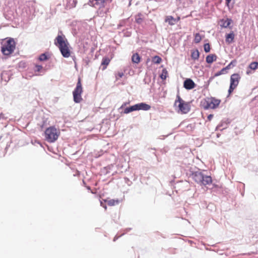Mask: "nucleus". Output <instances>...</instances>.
Here are the masks:
<instances>
[{
  "label": "nucleus",
  "instance_id": "obj_1",
  "mask_svg": "<svg viewBox=\"0 0 258 258\" xmlns=\"http://www.w3.org/2000/svg\"><path fill=\"white\" fill-rule=\"evenodd\" d=\"M58 33L60 35L58 34L55 38L54 44L58 46L62 56L68 58L70 56V50L68 47L69 43L61 31H59Z\"/></svg>",
  "mask_w": 258,
  "mask_h": 258
},
{
  "label": "nucleus",
  "instance_id": "obj_2",
  "mask_svg": "<svg viewBox=\"0 0 258 258\" xmlns=\"http://www.w3.org/2000/svg\"><path fill=\"white\" fill-rule=\"evenodd\" d=\"M191 176L196 182L201 185L206 186L211 184L212 182L210 176L204 174L199 169L198 171L192 172Z\"/></svg>",
  "mask_w": 258,
  "mask_h": 258
},
{
  "label": "nucleus",
  "instance_id": "obj_3",
  "mask_svg": "<svg viewBox=\"0 0 258 258\" xmlns=\"http://www.w3.org/2000/svg\"><path fill=\"white\" fill-rule=\"evenodd\" d=\"M16 48V42L12 38H8V40L2 44L1 51L5 55H9L12 54Z\"/></svg>",
  "mask_w": 258,
  "mask_h": 258
},
{
  "label": "nucleus",
  "instance_id": "obj_4",
  "mask_svg": "<svg viewBox=\"0 0 258 258\" xmlns=\"http://www.w3.org/2000/svg\"><path fill=\"white\" fill-rule=\"evenodd\" d=\"M60 133L54 126H50L45 131V137L49 143L54 142L59 136Z\"/></svg>",
  "mask_w": 258,
  "mask_h": 258
},
{
  "label": "nucleus",
  "instance_id": "obj_5",
  "mask_svg": "<svg viewBox=\"0 0 258 258\" xmlns=\"http://www.w3.org/2000/svg\"><path fill=\"white\" fill-rule=\"evenodd\" d=\"M221 100L215 97H207L202 102V106L205 109H215L220 104Z\"/></svg>",
  "mask_w": 258,
  "mask_h": 258
},
{
  "label": "nucleus",
  "instance_id": "obj_6",
  "mask_svg": "<svg viewBox=\"0 0 258 258\" xmlns=\"http://www.w3.org/2000/svg\"><path fill=\"white\" fill-rule=\"evenodd\" d=\"M83 92V88L80 78L78 79L76 87L73 92L74 101L76 103H79L82 100L81 94Z\"/></svg>",
  "mask_w": 258,
  "mask_h": 258
},
{
  "label": "nucleus",
  "instance_id": "obj_7",
  "mask_svg": "<svg viewBox=\"0 0 258 258\" xmlns=\"http://www.w3.org/2000/svg\"><path fill=\"white\" fill-rule=\"evenodd\" d=\"M241 79L240 75L237 73L232 74L230 77V86L228 89V94H231L234 91V90L238 86L239 81Z\"/></svg>",
  "mask_w": 258,
  "mask_h": 258
},
{
  "label": "nucleus",
  "instance_id": "obj_8",
  "mask_svg": "<svg viewBox=\"0 0 258 258\" xmlns=\"http://www.w3.org/2000/svg\"><path fill=\"white\" fill-rule=\"evenodd\" d=\"M178 108L179 109V111L184 114L188 113L190 109L189 103L185 101H184V102L180 103V104H178Z\"/></svg>",
  "mask_w": 258,
  "mask_h": 258
},
{
  "label": "nucleus",
  "instance_id": "obj_9",
  "mask_svg": "<svg viewBox=\"0 0 258 258\" xmlns=\"http://www.w3.org/2000/svg\"><path fill=\"white\" fill-rule=\"evenodd\" d=\"M196 86V84L193 80L190 78L186 79L183 82V87L186 90H189L194 89Z\"/></svg>",
  "mask_w": 258,
  "mask_h": 258
},
{
  "label": "nucleus",
  "instance_id": "obj_10",
  "mask_svg": "<svg viewBox=\"0 0 258 258\" xmlns=\"http://www.w3.org/2000/svg\"><path fill=\"white\" fill-rule=\"evenodd\" d=\"M136 107V110H144L147 111L151 108V106L145 102H141L135 104Z\"/></svg>",
  "mask_w": 258,
  "mask_h": 258
},
{
  "label": "nucleus",
  "instance_id": "obj_11",
  "mask_svg": "<svg viewBox=\"0 0 258 258\" xmlns=\"http://www.w3.org/2000/svg\"><path fill=\"white\" fill-rule=\"evenodd\" d=\"M180 20V17H177L174 18L172 16H167L165 19V22L167 23L169 25L173 26L176 24Z\"/></svg>",
  "mask_w": 258,
  "mask_h": 258
},
{
  "label": "nucleus",
  "instance_id": "obj_12",
  "mask_svg": "<svg viewBox=\"0 0 258 258\" xmlns=\"http://www.w3.org/2000/svg\"><path fill=\"white\" fill-rule=\"evenodd\" d=\"M235 34L233 31H231L229 33L225 35V41L228 44H231L234 42Z\"/></svg>",
  "mask_w": 258,
  "mask_h": 258
},
{
  "label": "nucleus",
  "instance_id": "obj_13",
  "mask_svg": "<svg viewBox=\"0 0 258 258\" xmlns=\"http://www.w3.org/2000/svg\"><path fill=\"white\" fill-rule=\"evenodd\" d=\"M221 26L223 28H229L230 29H232V26H230V24L232 22V21L231 19L227 18L226 20L222 19L221 20Z\"/></svg>",
  "mask_w": 258,
  "mask_h": 258
},
{
  "label": "nucleus",
  "instance_id": "obj_14",
  "mask_svg": "<svg viewBox=\"0 0 258 258\" xmlns=\"http://www.w3.org/2000/svg\"><path fill=\"white\" fill-rule=\"evenodd\" d=\"M217 56L215 54H210L208 55L206 57V61L207 63L211 64L217 60Z\"/></svg>",
  "mask_w": 258,
  "mask_h": 258
},
{
  "label": "nucleus",
  "instance_id": "obj_15",
  "mask_svg": "<svg viewBox=\"0 0 258 258\" xmlns=\"http://www.w3.org/2000/svg\"><path fill=\"white\" fill-rule=\"evenodd\" d=\"M110 61V59L108 57H103L101 61V66H103L102 70H104L106 69L107 66L108 65Z\"/></svg>",
  "mask_w": 258,
  "mask_h": 258
},
{
  "label": "nucleus",
  "instance_id": "obj_16",
  "mask_svg": "<svg viewBox=\"0 0 258 258\" xmlns=\"http://www.w3.org/2000/svg\"><path fill=\"white\" fill-rule=\"evenodd\" d=\"M230 122H227V121H222L217 126L216 130L222 131L223 130L226 128Z\"/></svg>",
  "mask_w": 258,
  "mask_h": 258
},
{
  "label": "nucleus",
  "instance_id": "obj_17",
  "mask_svg": "<svg viewBox=\"0 0 258 258\" xmlns=\"http://www.w3.org/2000/svg\"><path fill=\"white\" fill-rule=\"evenodd\" d=\"M141 57L139 53H135L132 56V61L134 63H139L141 61Z\"/></svg>",
  "mask_w": 258,
  "mask_h": 258
},
{
  "label": "nucleus",
  "instance_id": "obj_18",
  "mask_svg": "<svg viewBox=\"0 0 258 258\" xmlns=\"http://www.w3.org/2000/svg\"><path fill=\"white\" fill-rule=\"evenodd\" d=\"M200 56V52L198 49L192 50L191 53V58L192 59L196 60H198Z\"/></svg>",
  "mask_w": 258,
  "mask_h": 258
},
{
  "label": "nucleus",
  "instance_id": "obj_19",
  "mask_svg": "<svg viewBox=\"0 0 258 258\" xmlns=\"http://www.w3.org/2000/svg\"><path fill=\"white\" fill-rule=\"evenodd\" d=\"M136 111V107L135 105L131 106L130 107H126L123 111L121 112V113H124V114H128L130 112H132L133 111Z\"/></svg>",
  "mask_w": 258,
  "mask_h": 258
},
{
  "label": "nucleus",
  "instance_id": "obj_20",
  "mask_svg": "<svg viewBox=\"0 0 258 258\" xmlns=\"http://www.w3.org/2000/svg\"><path fill=\"white\" fill-rule=\"evenodd\" d=\"M105 202H107L108 205L113 206L115 205H118L119 203V201L118 200L111 199L108 201L105 200Z\"/></svg>",
  "mask_w": 258,
  "mask_h": 258
},
{
  "label": "nucleus",
  "instance_id": "obj_21",
  "mask_svg": "<svg viewBox=\"0 0 258 258\" xmlns=\"http://www.w3.org/2000/svg\"><path fill=\"white\" fill-rule=\"evenodd\" d=\"M142 17H143V15L141 13H139L137 15H136V16H135L136 22L139 24H141L142 23L143 20Z\"/></svg>",
  "mask_w": 258,
  "mask_h": 258
},
{
  "label": "nucleus",
  "instance_id": "obj_22",
  "mask_svg": "<svg viewBox=\"0 0 258 258\" xmlns=\"http://www.w3.org/2000/svg\"><path fill=\"white\" fill-rule=\"evenodd\" d=\"M248 68L253 71L256 70L258 68V62L253 61L251 62L248 66Z\"/></svg>",
  "mask_w": 258,
  "mask_h": 258
},
{
  "label": "nucleus",
  "instance_id": "obj_23",
  "mask_svg": "<svg viewBox=\"0 0 258 258\" xmlns=\"http://www.w3.org/2000/svg\"><path fill=\"white\" fill-rule=\"evenodd\" d=\"M152 61L155 64H159L162 61V58L158 55H155L152 58Z\"/></svg>",
  "mask_w": 258,
  "mask_h": 258
},
{
  "label": "nucleus",
  "instance_id": "obj_24",
  "mask_svg": "<svg viewBox=\"0 0 258 258\" xmlns=\"http://www.w3.org/2000/svg\"><path fill=\"white\" fill-rule=\"evenodd\" d=\"M105 0H89L88 4L93 7H95L96 5L98 4V2L100 1L101 3H104Z\"/></svg>",
  "mask_w": 258,
  "mask_h": 258
},
{
  "label": "nucleus",
  "instance_id": "obj_25",
  "mask_svg": "<svg viewBox=\"0 0 258 258\" xmlns=\"http://www.w3.org/2000/svg\"><path fill=\"white\" fill-rule=\"evenodd\" d=\"M227 71L226 70L225 68H223L220 71L217 72L214 74V77H218L223 74H226L227 73Z\"/></svg>",
  "mask_w": 258,
  "mask_h": 258
},
{
  "label": "nucleus",
  "instance_id": "obj_26",
  "mask_svg": "<svg viewBox=\"0 0 258 258\" xmlns=\"http://www.w3.org/2000/svg\"><path fill=\"white\" fill-rule=\"evenodd\" d=\"M48 56L45 53H42L39 57V60L40 61H44L48 59Z\"/></svg>",
  "mask_w": 258,
  "mask_h": 258
},
{
  "label": "nucleus",
  "instance_id": "obj_27",
  "mask_svg": "<svg viewBox=\"0 0 258 258\" xmlns=\"http://www.w3.org/2000/svg\"><path fill=\"white\" fill-rule=\"evenodd\" d=\"M201 39L202 38L200 34L199 33H196L195 36L194 42L196 43H199L201 41Z\"/></svg>",
  "mask_w": 258,
  "mask_h": 258
},
{
  "label": "nucleus",
  "instance_id": "obj_28",
  "mask_svg": "<svg viewBox=\"0 0 258 258\" xmlns=\"http://www.w3.org/2000/svg\"><path fill=\"white\" fill-rule=\"evenodd\" d=\"M167 71L166 69H163L161 75H160V78L162 80H165L167 77Z\"/></svg>",
  "mask_w": 258,
  "mask_h": 258
},
{
  "label": "nucleus",
  "instance_id": "obj_29",
  "mask_svg": "<svg viewBox=\"0 0 258 258\" xmlns=\"http://www.w3.org/2000/svg\"><path fill=\"white\" fill-rule=\"evenodd\" d=\"M184 100H182V99L180 97L179 95H177L176 96V99L175 101L174 102V105H176L177 103H178V104H180V103L184 102Z\"/></svg>",
  "mask_w": 258,
  "mask_h": 258
},
{
  "label": "nucleus",
  "instance_id": "obj_30",
  "mask_svg": "<svg viewBox=\"0 0 258 258\" xmlns=\"http://www.w3.org/2000/svg\"><path fill=\"white\" fill-rule=\"evenodd\" d=\"M204 51H205L206 53H208V52H210V49H211L210 44L209 43L205 44L204 45Z\"/></svg>",
  "mask_w": 258,
  "mask_h": 258
},
{
  "label": "nucleus",
  "instance_id": "obj_31",
  "mask_svg": "<svg viewBox=\"0 0 258 258\" xmlns=\"http://www.w3.org/2000/svg\"><path fill=\"white\" fill-rule=\"evenodd\" d=\"M235 62V60L231 61L226 67H225L226 70L227 71L228 70L230 69L232 67L234 66V63Z\"/></svg>",
  "mask_w": 258,
  "mask_h": 258
},
{
  "label": "nucleus",
  "instance_id": "obj_32",
  "mask_svg": "<svg viewBox=\"0 0 258 258\" xmlns=\"http://www.w3.org/2000/svg\"><path fill=\"white\" fill-rule=\"evenodd\" d=\"M124 182L127 184V185L131 186L132 184V181H131L128 177H124Z\"/></svg>",
  "mask_w": 258,
  "mask_h": 258
},
{
  "label": "nucleus",
  "instance_id": "obj_33",
  "mask_svg": "<svg viewBox=\"0 0 258 258\" xmlns=\"http://www.w3.org/2000/svg\"><path fill=\"white\" fill-rule=\"evenodd\" d=\"M7 119V117L5 116V114L3 113H0V121L1 120H5Z\"/></svg>",
  "mask_w": 258,
  "mask_h": 258
},
{
  "label": "nucleus",
  "instance_id": "obj_34",
  "mask_svg": "<svg viewBox=\"0 0 258 258\" xmlns=\"http://www.w3.org/2000/svg\"><path fill=\"white\" fill-rule=\"evenodd\" d=\"M42 69V67L41 65H36L35 66V71L40 72L41 70Z\"/></svg>",
  "mask_w": 258,
  "mask_h": 258
},
{
  "label": "nucleus",
  "instance_id": "obj_35",
  "mask_svg": "<svg viewBox=\"0 0 258 258\" xmlns=\"http://www.w3.org/2000/svg\"><path fill=\"white\" fill-rule=\"evenodd\" d=\"M130 103V102H124L122 105L119 108V110L120 109H122L123 108H124V107L125 106H126L127 104H128Z\"/></svg>",
  "mask_w": 258,
  "mask_h": 258
},
{
  "label": "nucleus",
  "instance_id": "obj_36",
  "mask_svg": "<svg viewBox=\"0 0 258 258\" xmlns=\"http://www.w3.org/2000/svg\"><path fill=\"white\" fill-rule=\"evenodd\" d=\"M123 75L124 74L123 72H118L116 75V78L117 79L118 77L121 78Z\"/></svg>",
  "mask_w": 258,
  "mask_h": 258
},
{
  "label": "nucleus",
  "instance_id": "obj_37",
  "mask_svg": "<svg viewBox=\"0 0 258 258\" xmlns=\"http://www.w3.org/2000/svg\"><path fill=\"white\" fill-rule=\"evenodd\" d=\"M111 167L110 166H107L105 167L104 168V169L106 171L105 173L107 174L109 172V170L110 169Z\"/></svg>",
  "mask_w": 258,
  "mask_h": 258
},
{
  "label": "nucleus",
  "instance_id": "obj_38",
  "mask_svg": "<svg viewBox=\"0 0 258 258\" xmlns=\"http://www.w3.org/2000/svg\"><path fill=\"white\" fill-rule=\"evenodd\" d=\"M125 21H126V20H123L121 21H120L119 24H118V27L123 26L124 25V23L125 22Z\"/></svg>",
  "mask_w": 258,
  "mask_h": 258
},
{
  "label": "nucleus",
  "instance_id": "obj_39",
  "mask_svg": "<svg viewBox=\"0 0 258 258\" xmlns=\"http://www.w3.org/2000/svg\"><path fill=\"white\" fill-rule=\"evenodd\" d=\"M123 234H124V233H123V234L118 236L117 235H116L115 236V237H114V239H113V241H115L119 237H121L122 235H123Z\"/></svg>",
  "mask_w": 258,
  "mask_h": 258
},
{
  "label": "nucleus",
  "instance_id": "obj_40",
  "mask_svg": "<svg viewBox=\"0 0 258 258\" xmlns=\"http://www.w3.org/2000/svg\"><path fill=\"white\" fill-rule=\"evenodd\" d=\"M232 0H225L226 6L228 7H229L230 4Z\"/></svg>",
  "mask_w": 258,
  "mask_h": 258
},
{
  "label": "nucleus",
  "instance_id": "obj_41",
  "mask_svg": "<svg viewBox=\"0 0 258 258\" xmlns=\"http://www.w3.org/2000/svg\"><path fill=\"white\" fill-rule=\"evenodd\" d=\"M215 77H214V75L213 76H212L211 77L208 81V85L210 84V83L214 79V78H215Z\"/></svg>",
  "mask_w": 258,
  "mask_h": 258
},
{
  "label": "nucleus",
  "instance_id": "obj_42",
  "mask_svg": "<svg viewBox=\"0 0 258 258\" xmlns=\"http://www.w3.org/2000/svg\"><path fill=\"white\" fill-rule=\"evenodd\" d=\"M213 117V114H210L208 115V119L209 120H211Z\"/></svg>",
  "mask_w": 258,
  "mask_h": 258
},
{
  "label": "nucleus",
  "instance_id": "obj_43",
  "mask_svg": "<svg viewBox=\"0 0 258 258\" xmlns=\"http://www.w3.org/2000/svg\"><path fill=\"white\" fill-rule=\"evenodd\" d=\"M100 204H101V206H102V207H103L105 209H106L107 208V207L105 205H104L102 202H100Z\"/></svg>",
  "mask_w": 258,
  "mask_h": 258
},
{
  "label": "nucleus",
  "instance_id": "obj_44",
  "mask_svg": "<svg viewBox=\"0 0 258 258\" xmlns=\"http://www.w3.org/2000/svg\"><path fill=\"white\" fill-rule=\"evenodd\" d=\"M134 178H133V180H134V181H135V180H136V179H137V176H136L135 174H134Z\"/></svg>",
  "mask_w": 258,
  "mask_h": 258
},
{
  "label": "nucleus",
  "instance_id": "obj_45",
  "mask_svg": "<svg viewBox=\"0 0 258 258\" xmlns=\"http://www.w3.org/2000/svg\"><path fill=\"white\" fill-rule=\"evenodd\" d=\"M250 73H251L250 71H249V70H247L246 71V74H247V75H249V74H250Z\"/></svg>",
  "mask_w": 258,
  "mask_h": 258
},
{
  "label": "nucleus",
  "instance_id": "obj_46",
  "mask_svg": "<svg viewBox=\"0 0 258 258\" xmlns=\"http://www.w3.org/2000/svg\"><path fill=\"white\" fill-rule=\"evenodd\" d=\"M131 229V228H127L125 230V233H127L128 231H129Z\"/></svg>",
  "mask_w": 258,
  "mask_h": 258
},
{
  "label": "nucleus",
  "instance_id": "obj_47",
  "mask_svg": "<svg viewBox=\"0 0 258 258\" xmlns=\"http://www.w3.org/2000/svg\"><path fill=\"white\" fill-rule=\"evenodd\" d=\"M73 2H74V4H75V6H74V7H75V6H76V3H77L76 0H75H75H74V1H73Z\"/></svg>",
  "mask_w": 258,
  "mask_h": 258
},
{
  "label": "nucleus",
  "instance_id": "obj_48",
  "mask_svg": "<svg viewBox=\"0 0 258 258\" xmlns=\"http://www.w3.org/2000/svg\"><path fill=\"white\" fill-rule=\"evenodd\" d=\"M73 2H74V4H75V6H74V7H75V6H76V3H77L76 0H75H75H74V1H73Z\"/></svg>",
  "mask_w": 258,
  "mask_h": 258
},
{
  "label": "nucleus",
  "instance_id": "obj_49",
  "mask_svg": "<svg viewBox=\"0 0 258 258\" xmlns=\"http://www.w3.org/2000/svg\"><path fill=\"white\" fill-rule=\"evenodd\" d=\"M87 189H88V190H91V187H90V186H87Z\"/></svg>",
  "mask_w": 258,
  "mask_h": 258
},
{
  "label": "nucleus",
  "instance_id": "obj_50",
  "mask_svg": "<svg viewBox=\"0 0 258 258\" xmlns=\"http://www.w3.org/2000/svg\"><path fill=\"white\" fill-rule=\"evenodd\" d=\"M154 154L156 156H157V155H156V153H155V152H154Z\"/></svg>",
  "mask_w": 258,
  "mask_h": 258
},
{
  "label": "nucleus",
  "instance_id": "obj_51",
  "mask_svg": "<svg viewBox=\"0 0 258 258\" xmlns=\"http://www.w3.org/2000/svg\"><path fill=\"white\" fill-rule=\"evenodd\" d=\"M84 184H85V182L83 180V181Z\"/></svg>",
  "mask_w": 258,
  "mask_h": 258
},
{
  "label": "nucleus",
  "instance_id": "obj_52",
  "mask_svg": "<svg viewBox=\"0 0 258 258\" xmlns=\"http://www.w3.org/2000/svg\"><path fill=\"white\" fill-rule=\"evenodd\" d=\"M2 137H0V140L2 139Z\"/></svg>",
  "mask_w": 258,
  "mask_h": 258
}]
</instances>
